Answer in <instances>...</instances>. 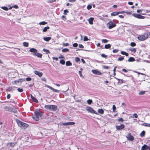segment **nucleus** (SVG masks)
<instances>
[{"instance_id":"nucleus-48","label":"nucleus","mask_w":150,"mask_h":150,"mask_svg":"<svg viewBox=\"0 0 150 150\" xmlns=\"http://www.w3.org/2000/svg\"><path fill=\"white\" fill-rule=\"evenodd\" d=\"M124 59V58L123 57H121L119 58L117 60L118 61H122V60H123Z\"/></svg>"},{"instance_id":"nucleus-25","label":"nucleus","mask_w":150,"mask_h":150,"mask_svg":"<svg viewBox=\"0 0 150 150\" xmlns=\"http://www.w3.org/2000/svg\"><path fill=\"white\" fill-rule=\"evenodd\" d=\"M120 13L118 12H114L112 13H111V15L112 16H115L116 15H117L119 14Z\"/></svg>"},{"instance_id":"nucleus-20","label":"nucleus","mask_w":150,"mask_h":150,"mask_svg":"<svg viewBox=\"0 0 150 150\" xmlns=\"http://www.w3.org/2000/svg\"><path fill=\"white\" fill-rule=\"evenodd\" d=\"M98 113H100L101 114H103L104 113V110L102 109H98Z\"/></svg>"},{"instance_id":"nucleus-21","label":"nucleus","mask_w":150,"mask_h":150,"mask_svg":"<svg viewBox=\"0 0 150 150\" xmlns=\"http://www.w3.org/2000/svg\"><path fill=\"white\" fill-rule=\"evenodd\" d=\"M51 38L50 37H44L43 38L44 40L48 42L51 39Z\"/></svg>"},{"instance_id":"nucleus-30","label":"nucleus","mask_w":150,"mask_h":150,"mask_svg":"<svg viewBox=\"0 0 150 150\" xmlns=\"http://www.w3.org/2000/svg\"><path fill=\"white\" fill-rule=\"evenodd\" d=\"M62 52H68L69 51V50L67 48H64L62 50Z\"/></svg>"},{"instance_id":"nucleus-59","label":"nucleus","mask_w":150,"mask_h":150,"mask_svg":"<svg viewBox=\"0 0 150 150\" xmlns=\"http://www.w3.org/2000/svg\"><path fill=\"white\" fill-rule=\"evenodd\" d=\"M79 47L81 48H83V46L81 44H79Z\"/></svg>"},{"instance_id":"nucleus-14","label":"nucleus","mask_w":150,"mask_h":150,"mask_svg":"<svg viewBox=\"0 0 150 150\" xmlns=\"http://www.w3.org/2000/svg\"><path fill=\"white\" fill-rule=\"evenodd\" d=\"M32 55L34 56H36L38 57L39 58H42V54L38 52H37L35 54H32Z\"/></svg>"},{"instance_id":"nucleus-35","label":"nucleus","mask_w":150,"mask_h":150,"mask_svg":"<svg viewBox=\"0 0 150 150\" xmlns=\"http://www.w3.org/2000/svg\"><path fill=\"white\" fill-rule=\"evenodd\" d=\"M131 117L133 118L134 117L135 118H137L138 117L137 115V113H134V114L132 115V116H131Z\"/></svg>"},{"instance_id":"nucleus-43","label":"nucleus","mask_w":150,"mask_h":150,"mask_svg":"<svg viewBox=\"0 0 150 150\" xmlns=\"http://www.w3.org/2000/svg\"><path fill=\"white\" fill-rule=\"evenodd\" d=\"M60 63L63 65H64L65 64V61L64 60H61L60 61Z\"/></svg>"},{"instance_id":"nucleus-38","label":"nucleus","mask_w":150,"mask_h":150,"mask_svg":"<svg viewBox=\"0 0 150 150\" xmlns=\"http://www.w3.org/2000/svg\"><path fill=\"white\" fill-rule=\"evenodd\" d=\"M4 108L6 111H8L10 110V108H9L7 106L4 107Z\"/></svg>"},{"instance_id":"nucleus-27","label":"nucleus","mask_w":150,"mask_h":150,"mask_svg":"<svg viewBox=\"0 0 150 150\" xmlns=\"http://www.w3.org/2000/svg\"><path fill=\"white\" fill-rule=\"evenodd\" d=\"M66 64L67 66H70L72 65L71 63L69 61L66 62Z\"/></svg>"},{"instance_id":"nucleus-58","label":"nucleus","mask_w":150,"mask_h":150,"mask_svg":"<svg viewBox=\"0 0 150 150\" xmlns=\"http://www.w3.org/2000/svg\"><path fill=\"white\" fill-rule=\"evenodd\" d=\"M73 46L74 47H76L78 46V44L77 43H74L73 44Z\"/></svg>"},{"instance_id":"nucleus-54","label":"nucleus","mask_w":150,"mask_h":150,"mask_svg":"<svg viewBox=\"0 0 150 150\" xmlns=\"http://www.w3.org/2000/svg\"><path fill=\"white\" fill-rule=\"evenodd\" d=\"M101 56L102 57L104 58H106L107 57V56L105 55L104 54H101Z\"/></svg>"},{"instance_id":"nucleus-8","label":"nucleus","mask_w":150,"mask_h":150,"mask_svg":"<svg viewBox=\"0 0 150 150\" xmlns=\"http://www.w3.org/2000/svg\"><path fill=\"white\" fill-rule=\"evenodd\" d=\"M35 114L38 117H40L42 115V113L40 112L38 110H36L35 111Z\"/></svg>"},{"instance_id":"nucleus-4","label":"nucleus","mask_w":150,"mask_h":150,"mask_svg":"<svg viewBox=\"0 0 150 150\" xmlns=\"http://www.w3.org/2000/svg\"><path fill=\"white\" fill-rule=\"evenodd\" d=\"M116 26L115 23L112 21L109 22L107 24V26L109 29H111Z\"/></svg>"},{"instance_id":"nucleus-15","label":"nucleus","mask_w":150,"mask_h":150,"mask_svg":"<svg viewBox=\"0 0 150 150\" xmlns=\"http://www.w3.org/2000/svg\"><path fill=\"white\" fill-rule=\"evenodd\" d=\"M57 106L52 105L51 110L53 111H55L57 109Z\"/></svg>"},{"instance_id":"nucleus-60","label":"nucleus","mask_w":150,"mask_h":150,"mask_svg":"<svg viewBox=\"0 0 150 150\" xmlns=\"http://www.w3.org/2000/svg\"><path fill=\"white\" fill-rule=\"evenodd\" d=\"M103 68L104 69H109V67L107 66H103Z\"/></svg>"},{"instance_id":"nucleus-41","label":"nucleus","mask_w":150,"mask_h":150,"mask_svg":"<svg viewBox=\"0 0 150 150\" xmlns=\"http://www.w3.org/2000/svg\"><path fill=\"white\" fill-rule=\"evenodd\" d=\"M14 88H16V87H11L9 88H8V90L10 91H14L15 90V89H14Z\"/></svg>"},{"instance_id":"nucleus-64","label":"nucleus","mask_w":150,"mask_h":150,"mask_svg":"<svg viewBox=\"0 0 150 150\" xmlns=\"http://www.w3.org/2000/svg\"><path fill=\"white\" fill-rule=\"evenodd\" d=\"M79 73L80 76L82 77V71H79Z\"/></svg>"},{"instance_id":"nucleus-46","label":"nucleus","mask_w":150,"mask_h":150,"mask_svg":"<svg viewBox=\"0 0 150 150\" xmlns=\"http://www.w3.org/2000/svg\"><path fill=\"white\" fill-rule=\"evenodd\" d=\"M88 40V39L87 37L86 36H84L83 38V41H85Z\"/></svg>"},{"instance_id":"nucleus-62","label":"nucleus","mask_w":150,"mask_h":150,"mask_svg":"<svg viewBox=\"0 0 150 150\" xmlns=\"http://www.w3.org/2000/svg\"><path fill=\"white\" fill-rule=\"evenodd\" d=\"M118 51V50L116 49H115L113 50L112 52L114 53H117Z\"/></svg>"},{"instance_id":"nucleus-51","label":"nucleus","mask_w":150,"mask_h":150,"mask_svg":"<svg viewBox=\"0 0 150 150\" xmlns=\"http://www.w3.org/2000/svg\"><path fill=\"white\" fill-rule=\"evenodd\" d=\"M112 110H113V112H115V110H116V107L115 106V105H113L112 106Z\"/></svg>"},{"instance_id":"nucleus-19","label":"nucleus","mask_w":150,"mask_h":150,"mask_svg":"<svg viewBox=\"0 0 150 150\" xmlns=\"http://www.w3.org/2000/svg\"><path fill=\"white\" fill-rule=\"evenodd\" d=\"M30 96L31 98L32 99V100L34 102L36 103L38 102V100L35 98L31 94L30 95Z\"/></svg>"},{"instance_id":"nucleus-13","label":"nucleus","mask_w":150,"mask_h":150,"mask_svg":"<svg viewBox=\"0 0 150 150\" xmlns=\"http://www.w3.org/2000/svg\"><path fill=\"white\" fill-rule=\"evenodd\" d=\"M75 124V122H67L66 123H62V125L64 126L70 125H74Z\"/></svg>"},{"instance_id":"nucleus-34","label":"nucleus","mask_w":150,"mask_h":150,"mask_svg":"<svg viewBox=\"0 0 150 150\" xmlns=\"http://www.w3.org/2000/svg\"><path fill=\"white\" fill-rule=\"evenodd\" d=\"M51 90L54 92H56L57 93H59V90L55 89L53 88Z\"/></svg>"},{"instance_id":"nucleus-17","label":"nucleus","mask_w":150,"mask_h":150,"mask_svg":"<svg viewBox=\"0 0 150 150\" xmlns=\"http://www.w3.org/2000/svg\"><path fill=\"white\" fill-rule=\"evenodd\" d=\"M32 118L34 120L36 121H38L39 120V117H38V116H37L35 114L32 117Z\"/></svg>"},{"instance_id":"nucleus-52","label":"nucleus","mask_w":150,"mask_h":150,"mask_svg":"<svg viewBox=\"0 0 150 150\" xmlns=\"http://www.w3.org/2000/svg\"><path fill=\"white\" fill-rule=\"evenodd\" d=\"M69 11L67 9L65 10L64 11V14L66 15H67V13Z\"/></svg>"},{"instance_id":"nucleus-49","label":"nucleus","mask_w":150,"mask_h":150,"mask_svg":"<svg viewBox=\"0 0 150 150\" xmlns=\"http://www.w3.org/2000/svg\"><path fill=\"white\" fill-rule=\"evenodd\" d=\"M130 50L132 52H135L136 51V50L135 48H133L131 49H130Z\"/></svg>"},{"instance_id":"nucleus-63","label":"nucleus","mask_w":150,"mask_h":150,"mask_svg":"<svg viewBox=\"0 0 150 150\" xmlns=\"http://www.w3.org/2000/svg\"><path fill=\"white\" fill-rule=\"evenodd\" d=\"M13 7L15 8H18V6L17 5H14Z\"/></svg>"},{"instance_id":"nucleus-42","label":"nucleus","mask_w":150,"mask_h":150,"mask_svg":"<svg viewBox=\"0 0 150 150\" xmlns=\"http://www.w3.org/2000/svg\"><path fill=\"white\" fill-rule=\"evenodd\" d=\"M62 45L64 47H67L69 45V43H63L62 44Z\"/></svg>"},{"instance_id":"nucleus-44","label":"nucleus","mask_w":150,"mask_h":150,"mask_svg":"<svg viewBox=\"0 0 150 150\" xmlns=\"http://www.w3.org/2000/svg\"><path fill=\"white\" fill-rule=\"evenodd\" d=\"M75 61L76 62H78L80 61V59L79 58L76 57L75 58Z\"/></svg>"},{"instance_id":"nucleus-7","label":"nucleus","mask_w":150,"mask_h":150,"mask_svg":"<svg viewBox=\"0 0 150 150\" xmlns=\"http://www.w3.org/2000/svg\"><path fill=\"white\" fill-rule=\"evenodd\" d=\"M24 79H19L15 80L13 82V84H16L18 83H21L24 81Z\"/></svg>"},{"instance_id":"nucleus-9","label":"nucleus","mask_w":150,"mask_h":150,"mask_svg":"<svg viewBox=\"0 0 150 150\" xmlns=\"http://www.w3.org/2000/svg\"><path fill=\"white\" fill-rule=\"evenodd\" d=\"M125 127V125L123 124H121L120 126L116 125V128L117 130H120L123 129Z\"/></svg>"},{"instance_id":"nucleus-5","label":"nucleus","mask_w":150,"mask_h":150,"mask_svg":"<svg viewBox=\"0 0 150 150\" xmlns=\"http://www.w3.org/2000/svg\"><path fill=\"white\" fill-rule=\"evenodd\" d=\"M132 16L138 19H143L145 18V17L144 16H142L139 14L133 13L132 14Z\"/></svg>"},{"instance_id":"nucleus-57","label":"nucleus","mask_w":150,"mask_h":150,"mask_svg":"<svg viewBox=\"0 0 150 150\" xmlns=\"http://www.w3.org/2000/svg\"><path fill=\"white\" fill-rule=\"evenodd\" d=\"M26 80L27 81H30L31 80V79L30 77H27L26 79Z\"/></svg>"},{"instance_id":"nucleus-61","label":"nucleus","mask_w":150,"mask_h":150,"mask_svg":"<svg viewBox=\"0 0 150 150\" xmlns=\"http://www.w3.org/2000/svg\"><path fill=\"white\" fill-rule=\"evenodd\" d=\"M62 18L64 20H66V18L65 16L63 15L62 16Z\"/></svg>"},{"instance_id":"nucleus-28","label":"nucleus","mask_w":150,"mask_h":150,"mask_svg":"<svg viewBox=\"0 0 150 150\" xmlns=\"http://www.w3.org/2000/svg\"><path fill=\"white\" fill-rule=\"evenodd\" d=\"M50 29V27L49 26H47L45 27L43 29L42 31L43 32H46L48 29Z\"/></svg>"},{"instance_id":"nucleus-22","label":"nucleus","mask_w":150,"mask_h":150,"mask_svg":"<svg viewBox=\"0 0 150 150\" xmlns=\"http://www.w3.org/2000/svg\"><path fill=\"white\" fill-rule=\"evenodd\" d=\"M111 47V45L110 44H106L105 45L104 48L108 49L110 48Z\"/></svg>"},{"instance_id":"nucleus-23","label":"nucleus","mask_w":150,"mask_h":150,"mask_svg":"<svg viewBox=\"0 0 150 150\" xmlns=\"http://www.w3.org/2000/svg\"><path fill=\"white\" fill-rule=\"evenodd\" d=\"M51 106L52 105H47L45 106V108L46 109H48L50 110H51Z\"/></svg>"},{"instance_id":"nucleus-29","label":"nucleus","mask_w":150,"mask_h":150,"mask_svg":"<svg viewBox=\"0 0 150 150\" xmlns=\"http://www.w3.org/2000/svg\"><path fill=\"white\" fill-rule=\"evenodd\" d=\"M121 53L123 55H125L126 56H128V55H129V54L128 53L126 52H125V51H122L121 52Z\"/></svg>"},{"instance_id":"nucleus-18","label":"nucleus","mask_w":150,"mask_h":150,"mask_svg":"<svg viewBox=\"0 0 150 150\" xmlns=\"http://www.w3.org/2000/svg\"><path fill=\"white\" fill-rule=\"evenodd\" d=\"M94 18H91L88 19V22L91 25H92L93 24V20Z\"/></svg>"},{"instance_id":"nucleus-6","label":"nucleus","mask_w":150,"mask_h":150,"mask_svg":"<svg viewBox=\"0 0 150 150\" xmlns=\"http://www.w3.org/2000/svg\"><path fill=\"white\" fill-rule=\"evenodd\" d=\"M126 137L128 140L130 141H133L134 139V137L133 136L131 135L130 133H128L126 136Z\"/></svg>"},{"instance_id":"nucleus-24","label":"nucleus","mask_w":150,"mask_h":150,"mask_svg":"<svg viewBox=\"0 0 150 150\" xmlns=\"http://www.w3.org/2000/svg\"><path fill=\"white\" fill-rule=\"evenodd\" d=\"M10 111L14 113H16L17 112L16 110L14 108H10Z\"/></svg>"},{"instance_id":"nucleus-36","label":"nucleus","mask_w":150,"mask_h":150,"mask_svg":"<svg viewBox=\"0 0 150 150\" xmlns=\"http://www.w3.org/2000/svg\"><path fill=\"white\" fill-rule=\"evenodd\" d=\"M145 132L144 131H143L140 134V136L141 137H143L145 135Z\"/></svg>"},{"instance_id":"nucleus-2","label":"nucleus","mask_w":150,"mask_h":150,"mask_svg":"<svg viewBox=\"0 0 150 150\" xmlns=\"http://www.w3.org/2000/svg\"><path fill=\"white\" fill-rule=\"evenodd\" d=\"M150 35L149 32L145 33L144 35L139 36L138 37V39L141 41H143L148 38Z\"/></svg>"},{"instance_id":"nucleus-3","label":"nucleus","mask_w":150,"mask_h":150,"mask_svg":"<svg viewBox=\"0 0 150 150\" xmlns=\"http://www.w3.org/2000/svg\"><path fill=\"white\" fill-rule=\"evenodd\" d=\"M86 110L89 112L91 113H94L96 115H98V112L94 110L91 107L87 106L86 107Z\"/></svg>"},{"instance_id":"nucleus-32","label":"nucleus","mask_w":150,"mask_h":150,"mask_svg":"<svg viewBox=\"0 0 150 150\" xmlns=\"http://www.w3.org/2000/svg\"><path fill=\"white\" fill-rule=\"evenodd\" d=\"M23 45L24 46L28 47V43L27 42H24L23 43Z\"/></svg>"},{"instance_id":"nucleus-26","label":"nucleus","mask_w":150,"mask_h":150,"mask_svg":"<svg viewBox=\"0 0 150 150\" xmlns=\"http://www.w3.org/2000/svg\"><path fill=\"white\" fill-rule=\"evenodd\" d=\"M128 62H133L135 61V59L132 57H130L128 59Z\"/></svg>"},{"instance_id":"nucleus-47","label":"nucleus","mask_w":150,"mask_h":150,"mask_svg":"<svg viewBox=\"0 0 150 150\" xmlns=\"http://www.w3.org/2000/svg\"><path fill=\"white\" fill-rule=\"evenodd\" d=\"M117 120L119 122H123L124 121V120L122 118H120L117 119Z\"/></svg>"},{"instance_id":"nucleus-39","label":"nucleus","mask_w":150,"mask_h":150,"mask_svg":"<svg viewBox=\"0 0 150 150\" xmlns=\"http://www.w3.org/2000/svg\"><path fill=\"white\" fill-rule=\"evenodd\" d=\"M47 23L45 22V21H42L40 22L39 23V24L40 25H44Z\"/></svg>"},{"instance_id":"nucleus-55","label":"nucleus","mask_w":150,"mask_h":150,"mask_svg":"<svg viewBox=\"0 0 150 150\" xmlns=\"http://www.w3.org/2000/svg\"><path fill=\"white\" fill-rule=\"evenodd\" d=\"M92 8V6L90 5H88L87 7V8L88 10H90Z\"/></svg>"},{"instance_id":"nucleus-10","label":"nucleus","mask_w":150,"mask_h":150,"mask_svg":"<svg viewBox=\"0 0 150 150\" xmlns=\"http://www.w3.org/2000/svg\"><path fill=\"white\" fill-rule=\"evenodd\" d=\"M92 71L93 74H95L100 75L102 74V73L99 71L96 70H93Z\"/></svg>"},{"instance_id":"nucleus-50","label":"nucleus","mask_w":150,"mask_h":150,"mask_svg":"<svg viewBox=\"0 0 150 150\" xmlns=\"http://www.w3.org/2000/svg\"><path fill=\"white\" fill-rule=\"evenodd\" d=\"M130 45L131 46L134 47L136 46V44L134 42H132L131 43Z\"/></svg>"},{"instance_id":"nucleus-11","label":"nucleus","mask_w":150,"mask_h":150,"mask_svg":"<svg viewBox=\"0 0 150 150\" xmlns=\"http://www.w3.org/2000/svg\"><path fill=\"white\" fill-rule=\"evenodd\" d=\"M150 147L148 146L146 144H144L141 150H147L149 149Z\"/></svg>"},{"instance_id":"nucleus-56","label":"nucleus","mask_w":150,"mask_h":150,"mask_svg":"<svg viewBox=\"0 0 150 150\" xmlns=\"http://www.w3.org/2000/svg\"><path fill=\"white\" fill-rule=\"evenodd\" d=\"M45 86L46 87H47V88H50V89H51V90L52 89V87H51V86H49V85H46H46H45Z\"/></svg>"},{"instance_id":"nucleus-33","label":"nucleus","mask_w":150,"mask_h":150,"mask_svg":"<svg viewBox=\"0 0 150 150\" xmlns=\"http://www.w3.org/2000/svg\"><path fill=\"white\" fill-rule=\"evenodd\" d=\"M87 102L88 104L90 105L92 103V100L91 99H88L87 100Z\"/></svg>"},{"instance_id":"nucleus-16","label":"nucleus","mask_w":150,"mask_h":150,"mask_svg":"<svg viewBox=\"0 0 150 150\" xmlns=\"http://www.w3.org/2000/svg\"><path fill=\"white\" fill-rule=\"evenodd\" d=\"M30 52L33 53V54H35L37 52V50L34 48H31L29 50Z\"/></svg>"},{"instance_id":"nucleus-45","label":"nucleus","mask_w":150,"mask_h":150,"mask_svg":"<svg viewBox=\"0 0 150 150\" xmlns=\"http://www.w3.org/2000/svg\"><path fill=\"white\" fill-rule=\"evenodd\" d=\"M18 91L19 92H21L23 91V90L22 88H19L17 89Z\"/></svg>"},{"instance_id":"nucleus-40","label":"nucleus","mask_w":150,"mask_h":150,"mask_svg":"<svg viewBox=\"0 0 150 150\" xmlns=\"http://www.w3.org/2000/svg\"><path fill=\"white\" fill-rule=\"evenodd\" d=\"M102 42L103 43H106L108 42V40L106 39H102Z\"/></svg>"},{"instance_id":"nucleus-12","label":"nucleus","mask_w":150,"mask_h":150,"mask_svg":"<svg viewBox=\"0 0 150 150\" xmlns=\"http://www.w3.org/2000/svg\"><path fill=\"white\" fill-rule=\"evenodd\" d=\"M34 72L35 74L38 75L40 77H41L43 74L42 72L37 71H35Z\"/></svg>"},{"instance_id":"nucleus-1","label":"nucleus","mask_w":150,"mask_h":150,"mask_svg":"<svg viewBox=\"0 0 150 150\" xmlns=\"http://www.w3.org/2000/svg\"><path fill=\"white\" fill-rule=\"evenodd\" d=\"M16 122L18 126L22 129H25L28 126V124L24 123L19 120H17Z\"/></svg>"},{"instance_id":"nucleus-37","label":"nucleus","mask_w":150,"mask_h":150,"mask_svg":"<svg viewBox=\"0 0 150 150\" xmlns=\"http://www.w3.org/2000/svg\"><path fill=\"white\" fill-rule=\"evenodd\" d=\"M1 8L5 11H8V8L6 6H2Z\"/></svg>"},{"instance_id":"nucleus-53","label":"nucleus","mask_w":150,"mask_h":150,"mask_svg":"<svg viewBox=\"0 0 150 150\" xmlns=\"http://www.w3.org/2000/svg\"><path fill=\"white\" fill-rule=\"evenodd\" d=\"M145 93V91H142L139 92V94L141 95H142L144 94Z\"/></svg>"},{"instance_id":"nucleus-31","label":"nucleus","mask_w":150,"mask_h":150,"mask_svg":"<svg viewBox=\"0 0 150 150\" xmlns=\"http://www.w3.org/2000/svg\"><path fill=\"white\" fill-rule=\"evenodd\" d=\"M43 51L46 53V54L50 53V52L49 50H47L45 49H44L43 50Z\"/></svg>"}]
</instances>
